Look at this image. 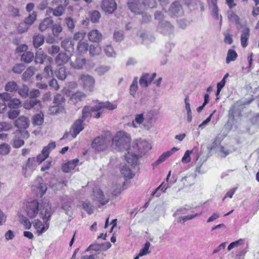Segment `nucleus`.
<instances>
[{
	"label": "nucleus",
	"instance_id": "nucleus-35",
	"mask_svg": "<svg viewBox=\"0 0 259 259\" xmlns=\"http://www.w3.org/2000/svg\"><path fill=\"white\" fill-rule=\"evenodd\" d=\"M138 77H135L129 89L130 94L133 97H135V95L138 90Z\"/></svg>",
	"mask_w": 259,
	"mask_h": 259
},
{
	"label": "nucleus",
	"instance_id": "nucleus-55",
	"mask_svg": "<svg viewBox=\"0 0 259 259\" xmlns=\"http://www.w3.org/2000/svg\"><path fill=\"white\" fill-rule=\"evenodd\" d=\"M61 46L66 51H69L70 49H73L72 42L68 38H65L62 41Z\"/></svg>",
	"mask_w": 259,
	"mask_h": 259
},
{
	"label": "nucleus",
	"instance_id": "nucleus-22",
	"mask_svg": "<svg viewBox=\"0 0 259 259\" xmlns=\"http://www.w3.org/2000/svg\"><path fill=\"white\" fill-rule=\"evenodd\" d=\"M78 162V159H75L67 162L62 165V170L65 172H69L76 167Z\"/></svg>",
	"mask_w": 259,
	"mask_h": 259
},
{
	"label": "nucleus",
	"instance_id": "nucleus-43",
	"mask_svg": "<svg viewBox=\"0 0 259 259\" xmlns=\"http://www.w3.org/2000/svg\"><path fill=\"white\" fill-rule=\"evenodd\" d=\"M65 101V99L64 97L62 95L58 94L54 97L53 103L56 106L59 107L61 106Z\"/></svg>",
	"mask_w": 259,
	"mask_h": 259
},
{
	"label": "nucleus",
	"instance_id": "nucleus-2",
	"mask_svg": "<svg viewBox=\"0 0 259 259\" xmlns=\"http://www.w3.org/2000/svg\"><path fill=\"white\" fill-rule=\"evenodd\" d=\"M151 149V146L146 140L137 139L132 147L125 155V159L132 166L136 165L138 158L142 157Z\"/></svg>",
	"mask_w": 259,
	"mask_h": 259
},
{
	"label": "nucleus",
	"instance_id": "nucleus-32",
	"mask_svg": "<svg viewBox=\"0 0 259 259\" xmlns=\"http://www.w3.org/2000/svg\"><path fill=\"white\" fill-rule=\"evenodd\" d=\"M77 49L78 52L81 54H84L87 52L89 49V44L86 40L78 41Z\"/></svg>",
	"mask_w": 259,
	"mask_h": 259
},
{
	"label": "nucleus",
	"instance_id": "nucleus-54",
	"mask_svg": "<svg viewBox=\"0 0 259 259\" xmlns=\"http://www.w3.org/2000/svg\"><path fill=\"white\" fill-rule=\"evenodd\" d=\"M201 214V213L200 214L195 213L194 214H190V215H186V216L180 217L179 218V219H178V221L179 223H184L185 222H186L187 221L192 220L195 217H196L198 216L199 215H200Z\"/></svg>",
	"mask_w": 259,
	"mask_h": 259
},
{
	"label": "nucleus",
	"instance_id": "nucleus-10",
	"mask_svg": "<svg viewBox=\"0 0 259 259\" xmlns=\"http://www.w3.org/2000/svg\"><path fill=\"white\" fill-rule=\"evenodd\" d=\"M94 201L99 202L102 205H104L109 202V198L105 197L103 192L100 189L95 188L93 190Z\"/></svg>",
	"mask_w": 259,
	"mask_h": 259
},
{
	"label": "nucleus",
	"instance_id": "nucleus-14",
	"mask_svg": "<svg viewBox=\"0 0 259 259\" xmlns=\"http://www.w3.org/2000/svg\"><path fill=\"white\" fill-rule=\"evenodd\" d=\"M168 13L171 16H180L183 14L182 6L178 2L173 3L168 10Z\"/></svg>",
	"mask_w": 259,
	"mask_h": 259
},
{
	"label": "nucleus",
	"instance_id": "nucleus-61",
	"mask_svg": "<svg viewBox=\"0 0 259 259\" xmlns=\"http://www.w3.org/2000/svg\"><path fill=\"white\" fill-rule=\"evenodd\" d=\"M12 128V125L7 122H0V132L8 131Z\"/></svg>",
	"mask_w": 259,
	"mask_h": 259
},
{
	"label": "nucleus",
	"instance_id": "nucleus-6",
	"mask_svg": "<svg viewBox=\"0 0 259 259\" xmlns=\"http://www.w3.org/2000/svg\"><path fill=\"white\" fill-rule=\"evenodd\" d=\"M79 83L85 91L92 92L94 91L95 80L94 78L88 74H81L78 78Z\"/></svg>",
	"mask_w": 259,
	"mask_h": 259
},
{
	"label": "nucleus",
	"instance_id": "nucleus-62",
	"mask_svg": "<svg viewBox=\"0 0 259 259\" xmlns=\"http://www.w3.org/2000/svg\"><path fill=\"white\" fill-rule=\"evenodd\" d=\"M148 76V73H144L141 77V78L139 80V83H140V85L142 87L146 88L149 85V83L147 81V78H146V76Z\"/></svg>",
	"mask_w": 259,
	"mask_h": 259
},
{
	"label": "nucleus",
	"instance_id": "nucleus-26",
	"mask_svg": "<svg viewBox=\"0 0 259 259\" xmlns=\"http://www.w3.org/2000/svg\"><path fill=\"white\" fill-rule=\"evenodd\" d=\"M249 36V29L248 28L245 27L243 30L241 35V45L243 48H245L248 45V39Z\"/></svg>",
	"mask_w": 259,
	"mask_h": 259
},
{
	"label": "nucleus",
	"instance_id": "nucleus-21",
	"mask_svg": "<svg viewBox=\"0 0 259 259\" xmlns=\"http://www.w3.org/2000/svg\"><path fill=\"white\" fill-rule=\"evenodd\" d=\"M86 62L85 59L81 57H76L75 60L70 61L71 66L77 69H81L83 68Z\"/></svg>",
	"mask_w": 259,
	"mask_h": 259
},
{
	"label": "nucleus",
	"instance_id": "nucleus-47",
	"mask_svg": "<svg viewBox=\"0 0 259 259\" xmlns=\"http://www.w3.org/2000/svg\"><path fill=\"white\" fill-rule=\"evenodd\" d=\"M44 121V115L39 113L34 115L33 117V123L35 125H40Z\"/></svg>",
	"mask_w": 259,
	"mask_h": 259
},
{
	"label": "nucleus",
	"instance_id": "nucleus-31",
	"mask_svg": "<svg viewBox=\"0 0 259 259\" xmlns=\"http://www.w3.org/2000/svg\"><path fill=\"white\" fill-rule=\"evenodd\" d=\"M19 89V86L16 82L10 81L5 85V90L9 92H15Z\"/></svg>",
	"mask_w": 259,
	"mask_h": 259
},
{
	"label": "nucleus",
	"instance_id": "nucleus-27",
	"mask_svg": "<svg viewBox=\"0 0 259 259\" xmlns=\"http://www.w3.org/2000/svg\"><path fill=\"white\" fill-rule=\"evenodd\" d=\"M46 226H45L42 222L39 220H37L34 224V228L39 234H42L45 232L49 228L48 224L46 222Z\"/></svg>",
	"mask_w": 259,
	"mask_h": 259
},
{
	"label": "nucleus",
	"instance_id": "nucleus-41",
	"mask_svg": "<svg viewBox=\"0 0 259 259\" xmlns=\"http://www.w3.org/2000/svg\"><path fill=\"white\" fill-rule=\"evenodd\" d=\"M211 11V14L212 16L217 20L220 19V24L221 25L222 23V17L221 15H219V8L218 7H215L213 8H209Z\"/></svg>",
	"mask_w": 259,
	"mask_h": 259
},
{
	"label": "nucleus",
	"instance_id": "nucleus-38",
	"mask_svg": "<svg viewBox=\"0 0 259 259\" xmlns=\"http://www.w3.org/2000/svg\"><path fill=\"white\" fill-rule=\"evenodd\" d=\"M19 95L23 98H26L28 97L29 88L27 85L23 84L21 88L17 90Z\"/></svg>",
	"mask_w": 259,
	"mask_h": 259
},
{
	"label": "nucleus",
	"instance_id": "nucleus-25",
	"mask_svg": "<svg viewBox=\"0 0 259 259\" xmlns=\"http://www.w3.org/2000/svg\"><path fill=\"white\" fill-rule=\"evenodd\" d=\"M86 98V95L82 92H77L72 94L70 97V101L75 104L80 102Z\"/></svg>",
	"mask_w": 259,
	"mask_h": 259
},
{
	"label": "nucleus",
	"instance_id": "nucleus-51",
	"mask_svg": "<svg viewBox=\"0 0 259 259\" xmlns=\"http://www.w3.org/2000/svg\"><path fill=\"white\" fill-rule=\"evenodd\" d=\"M29 28L30 27L23 21L19 23L17 30L19 33H23L27 31Z\"/></svg>",
	"mask_w": 259,
	"mask_h": 259
},
{
	"label": "nucleus",
	"instance_id": "nucleus-19",
	"mask_svg": "<svg viewBox=\"0 0 259 259\" xmlns=\"http://www.w3.org/2000/svg\"><path fill=\"white\" fill-rule=\"evenodd\" d=\"M88 37L90 41L98 42L101 40L102 35L99 30L93 29L89 32Z\"/></svg>",
	"mask_w": 259,
	"mask_h": 259
},
{
	"label": "nucleus",
	"instance_id": "nucleus-18",
	"mask_svg": "<svg viewBox=\"0 0 259 259\" xmlns=\"http://www.w3.org/2000/svg\"><path fill=\"white\" fill-rule=\"evenodd\" d=\"M98 103L96 105V109L99 111L102 109L105 108L110 110H113L117 108V105L112 104L109 101L105 102H99L98 100L96 101Z\"/></svg>",
	"mask_w": 259,
	"mask_h": 259
},
{
	"label": "nucleus",
	"instance_id": "nucleus-5",
	"mask_svg": "<svg viewBox=\"0 0 259 259\" xmlns=\"http://www.w3.org/2000/svg\"><path fill=\"white\" fill-rule=\"evenodd\" d=\"M13 138L11 144L15 148H19L24 144L23 139H27L29 134L27 131L18 130L13 133Z\"/></svg>",
	"mask_w": 259,
	"mask_h": 259
},
{
	"label": "nucleus",
	"instance_id": "nucleus-16",
	"mask_svg": "<svg viewBox=\"0 0 259 259\" xmlns=\"http://www.w3.org/2000/svg\"><path fill=\"white\" fill-rule=\"evenodd\" d=\"M15 125L19 130H24L29 126V120L24 116H20L15 121Z\"/></svg>",
	"mask_w": 259,
	"mask_h": 259
},
{
	"label": "nucleus",
	"instance_id": "nucleus-4",
	"mask_svg": "<svg viewBox=\"0 0 259 259\" xmlns=\"http://www.w3.org/2000/svg\"><path fill=\"white\" fill-rule=\"evenodd\" d=\"M131 141V138L129 134L123 132H118L113 138L112 136V143L114 144L115 148L117 150H127V152L130 149L129 145Z\"/></svg>",
	"mask_w": 259,
	"mask_h": 259
},
{
	"label": "nucleus",
	"instance_id": "nucleus-50",
	"mask_svg": "<svg viewBox=\"0 0 259 259\" xmlns=\"http://www.w3.org/2000/svg\"><path fill=\"white\" fill-rule=\"evenodd\" d=\"M49 154L46 152V149H43L41 151V154H39L37 156L36 159H35L36 162L37 161L38 164H40L48 157Z\"/></svg>",
	"mask_w": 259,
	"mask_h": 259
},
{
	"label": "nucleus",
	"instance_id": "nucleus-44",
	"mask_svg": "<svg viewBox=\"0 0 259 259\" xmlns=\"http://www.w3.org/2000/svg\"><path fill=\"white\" fill-rule=\"evenodd\" d=\"M237 57L236 52L232 49L229 50L226 58V63H229L231 61H234Z\"/></svg>",
	"mask_w": 259,
	"mask_h": 259
},
{
	"label": "nucleus",
	"instance_id": "nucleus-63",
	"mask_svg": "<svg viewBox=\"0 0 259 259\" xmlns=\"http://www.w3.org/2000/svg\"><path fill=\"white\" fill-rule=\"evenodd\" d=\"M20 113V111L17 109H11L8 112V116L10 119H14L17 117Z\"/></svg>",
	"mask_w": 259,
	"mask_h": 259
},
{
	"label": "nucleus",
	"instance_id": "nucleus-34",
	"mask_svg": "<svg viewBox=\"0 0 259 259\" xmlns=\"http://www.w3.org/2000/svg\"><path fill=\"white\" fill-rule=\"evenodd\" d=\"M120 171L124 177L128 179L132 178L134 176L130 167L126 165H124L121 167Z\"/></svg>",
	"mask_w": 259,
	"mask_h": 259
},
{
	"label": "nucleus",
	"instance_id": "nucleus-45",
	"mask_svg": "<svg viewBox=\"0 0 259 259\" xmlns=\"http://www.w3.org/2000/svg\"><path fill=\"white\" fill-rule=\"evenodd\" d=\"M25 69V66L22 63L15 64L12 68V71L16 74L21 73Z\"/></svg>",
	"mask_w": 259,
	"mask_h": 259
},
{
	"label": "nucleus",
	"instance_id": "nucleus-33",
	"mask_svg": "<svg viewBox=\"0 0 259 259\" xmlns=\"http://www.w3.org/2000/svg\"><path fill=\"white\" fill-rule=\"evenodd\" d=\"M46 57L47 55L44 54V52L41 49H39L35 53V62L36 63L43 64Z\"/></svg>",
	"mask_w": 259,
	"mask_h": 259
},
{
	"label": "nucleus",
	"instance_id": "nucleus-15",
	"mask_svg": "<svg viewBox=\"0 0 259 259\" xmlns=\"http://www.w3.org/2000/svg\"><path fill=\"white\" fill-rule=\"evenodd\" d=\"M111 246V244L109 242H106L100 244H92L88 247L86 251H89L91 250H94L95 251H106L108 249L110 248Z\"/></svg>",
	"mask_w": 259,
	"mask_h": 259
},
{
	"label": "nucleus",
	"instance_id": "nucleus-46",
	"mask_svg": "<svg viewBox=\"0 0 259 259\" xmlns=\"http://www.w3.org/2000/svg\"><path fill=\"white\" fill-rule=\"evenodd\" d=\"M168 185L167 183H164L163 182L159 187H158L152 193V195H155L158 197L160 195V193H158L157 192L159 190H160L162 192H164L165 190L168 188Z\"/></svg>",
	"mask_w": 259,
	"mask_h": 259
},
{
	"label": "nucleus",
	"instance_id": "nucleus-52",
	"mask_svg": "<svg viewBox=\"0 0 259 259\" xmlns=\"http://www.w3.org/2000/svg\"><path fill=\"white\" fill-rule=\"evenodd\" d=\"M104 51L106 55L109 57H114L115 56V52L110 45L106 46L104 48Z\"/></svg>",
	"mask_w": 259,
	"mask_h": 259
},
{
	"label": "nucleus",
	"instance_id": "nucleus-42",
	"mask_svg": "<svg viewBox=\"0 0 259 259\" xmlns=\"http://www.w3.org/2000/svg\"><path fill=\"white\" fill-rule=\"evenodd\" d=\"M101 18V14L98 11L95 10L90 13V19L92 23H97Z\"/></svg>",
	"mask_w": 259,
	"mask_h": 259
},
{
	"label": "nucleus",
	"instance_id": "nucleus-36",
	"mask_svg": "<svg viewBox=\"0 0 259 259\" xmlns=\"http://www.w3.org/2000/svg\"><path fill=\"white\" fill-rule=\"evenodd\" d=\"M36 12L34 11L31 14H30L27 17L25 18L24 22L27 24L28 26L30 27L36 20Z\"/></svg>",
	"mask_w": 259,
	"mask_h": 259
},
{
	"label": "nucleus",
	"instance_id": "nucleus-64",
	"mask_svg": "<svg viewBox=\"0 0 259 259\" xmlns=\"http://www.w3.org/2000/svg\"><path fill=\"white\" fill-rule=\"evenodd\" d=\"M62 27L60 24L52 25V31L54 35H58L59 33L62 31Z\"/></svg>",
	"mask_w": 259,
	"mask_h": 259
},
{
	"label": "nucleus",
	"instance_id": "nucleus-59",
	"mask_svg": "<svg viewBox=\"0 0 259 259\" xmlns=\"http://www.w3.org/2000/svg\"><path fill=\"white\" fill-rule=\"evenodd\" d=\"M150 246V243L149 242H147L145 244L144 247L141 249L140 251L139 256H142L144 255H146L150 253V251H148L149 247Z\"/></svg>",
	"mask_w": 259,
	"mask_h": 259
},
{
	"label": "nucleus",
	"instance_id": "nucleus-57",
	"mask_svg": "<svg viewBox=\"0 0 259 259\" xmlns=\"http://www.w3.org/2000/svg\"><path fill=\"white\" fill-rule=\"evenodd\" d=\"M244 244V240L242 239H240L238 240L234 241L231 243L228 246V250H231L232 249L237 247L240 245Z\"/></svg>",
	"mask_w": 259,
	"mask_h": 259
},
{
	"label": "nucleus",
	"instance_id": "nucleus-39",
	"mask_svg": "<svg viewBox=\"0 0 259 259\" xmlns=\"http://www.w3.org/2000/svg\"><path fill=\"white\" fill-rule=\"evenodd\" d=\"M50 10L53 12V14L55 16L59 17L62 16L65 11L64 7L62 5H59L55 9L50 8Z\"/></svg>",
	"mask_w": 259,
	"mask_h": 259
},
{
	"label": "nucleus",
	"instance_id": "nucleus-28",
	"mask_svg": "<svg viewBox=\"0 0 259 259\" xmlns=\"http://www.w3.org/2000/svg\"><path fill=\"white\" fill-rule=\"evenodd\" d=\"M34 58V54L32 52L26 51L21 55V60L26 63H29L33 61Z\"/></svg>",
	"mask_w": 259,
	"mask_h": 259
},
{
	"label": "nucleus",
	"instance_id": "nucleus-53",
	"mask_svg": "<svg viewBox=\"0 0 259 259\" xmlns=\"http://www.w3.org/2000/svg\"><path fill=\"white\" fill-rule=\"evenodd\" d=\"M10 146L6 144L3 143L0 144V154L1 155H6L8 154L10 151Z\"/></svg>",
	"mask_w": 259,
	"mask_h": 259
},
{
	"label": "nucleus",
	"instance_id": "nucleus-30",
	"mask_svg": "<svg viewBox=\"0 0 259 259\" xmlns=\"http://www.w3.org/2000/svg\"><path fill=\"white\" fill-rule=\"evenodd\" d=\"M102 51L100 46L98 45H91L89 48L90 55L92 57H95L99 55Z\"/></svg>",
	"mask_w": 259,
	"mask_h": 259
},
{
	"label": "nucleus",
	"instance_id": "nucleus-11",
	"mask_svg": "<svg viewBox=\"0 0 259 259\" xmlns=\"http://www.w3.org/2000/svg\"><path fill=\"white\" fill-rule=\"evenodd\" d=\"M158 30L164 35H170L174 30L172 25L166 21H160L158 26Z\"/></svg>",
	"mask_w": 259,
	"mask_h": 259
},
{
	"label": "nucleus",
	"instance_id": "nucleus-49",
	"mask_svg": "<svg viewBox=\"0 0 259 259\" xmlns=\"http://www.w3.org/2000/svg\"><path fill=\"white\" fill-rule=\"evenodd\" d=\"M110 69V67L108 66L102 65L97 67L95 71L98 75H103L107 72Z\"/></svg>",
	"mask_w": 259,
	"mask_h": 259
},
{
	"label": "nucleus",
	"instance_id": "nucleus-12",
	"mask_svg": "<svg viewBox=\"0 0 259 259\" xmlns=\"http://www.w3.org/2000/svg\"><path fill=\"white\" fill-rule=\"evenodd\" d=\"M101 7L105 12L112 14L116 9L117 5L114 0H103Z\"/></svg>",
	"mask_w": 259,
	"mask_h": 259
},
{
	"label": "nucleus",
	"instance_id": "nucleus-9",
	"mask_svg": "<svg viewBox=\"0 0 259 259\" xmlns=\"http://www.w3.org/2000/svg\"><path fill=\"white\" fill-rule=\"evenodd\" d=\"M127 6L132 12L137 14L142 13L144 8L143 0H129Z\"/></svg>",
	"mask_w": 259,
	"mask_h": 259
},
{
	"label": "nucleus",
	"instance_id": "nucleus-13",
	"mask_svg": "<svg viewBox=\"0 0 259 259\" xmlns=\"http://www.w3.org/2000/svg\"><path fill=\"white\" fill-rule=\"evenodd\" d=\"M83 121V119H78L73 123L70 132V134L73 138H75L84 129Z\"/></svg>",
	"mask_w": 259,
	"mask_h": 259
},
{
	"label": "nucleus",
	"instance_id": "nucleus-24",
	"mask_svg": "<svg viewBox=\"0 0 259 259\" xmlns=\"http://www.w3.org/2000/svg\"><path fill=\"white\" fill-rule=\"evenodd\" d=\"M53 22L54 21L52 17H47L44 19L40 23L39 29L41 31H45L53 25Z\"/></svg>",
	"mask_w": 259,
	"mask_h": 259
},
{
	"label": "nucleus",
	"instance_id": "nucleus-8",
	"mask_svg": "<svg viewBox=\"0 0 259 259\" xmlns=\"http://www.w3.org/2000/svg\"><path fill=\"white\" fill-rule=\"evenodd\" d=\"M36 159L34 157L29 158L22 166V172L25 177H30L36 168Z\"/></svg>",
	"mask_w": 259,
	"mask_h": 259
},
{
	"label": "nucleus",
	"instance_id": "nucleus-1",
	"mask_svg": "<svg viewBox=\"0 0 259 259\" xmlns=\"http://www.w3.org/2000/svg\"><path fill=\"white\" fill-rule=\"evenodd\" d=\"M39 214L44 222L50 220L54 211L52 210L51 204L49 202H42L40 205L36 200L29 202L25 208L27 215L31 219L35 218Z\"/></svg>",
	"mask_w": 259,
	"mask_h": 259
},
{
	"label": "nucleus",
	"instance_id": "nucleus-37",
	"mask_svg": "<svg viewBox=\"0 0 259 259\" xmlns=\"http://www.w3.org/2000/svg\"><path fill=\"white\" fill-rule=\"evenodd\" d=\"M34 47L36 48L41 46L44 42V37L42 35L38 34L33 38Z\"/></svg>",
	"mask_w": 259,
	"mask_h": 259
},
{
	"label": "nucleus",
	"instance_id": "nucleus-7",
	"mask_svg": "<svg viewBox=\"0 0 259 259\" xmlns=\"http://www.w3.org/2000/svg\"><path fill=\"white\" fill-rule=\"evenodd\" d=\"M1 99L4 102H6V105L10 109H18L21 104V101L17 98H12L8 93L0 94Z\"/></svg>",
	"mask_w": 259,
	"mask_h": 259
},
{
	"label": "nucleus",
	"instance_id": "nucleus-17",
	"mask_svg": "<svg viewBox=\"0 0 259 259\" xmlns=\"http://www.w3.org/2000/svg\"><path fill=\"white\" fill-rule=\"evenodd\" d=\"M94 111H98V110L96 109V105L94 107L85 106L82 110V116L81 119L84 121L90 118L92 116V112Z\"/></svg>",
	"mask_w": 259,
	"mask_h": 259
},
{
	"label": "nucleus",
	"instance_id": "nucleus-29",
	"mask_svg": "<svg viewBox=\"0 0 259 259\" xmlns=\"http://www.w3.org/2000/svg\"><path fill=\"white\" fill-rule=\"evenodd\" d=\"M35 68L32 66L29 67L23 73L22 76V80H28L34 74Z\"/></svg>",
	"mask_w": 259,
	"mask_h": 259
},
{
	"label": "nucleus",
	"instance_id": "nucleus-48",
	"mask_svg": "<svg viewBox=\"0 0 259 259\" xmlns=\"http://www.w3.org/2000/svg\"><path fill=\"white\" fill-rule=\"evenodd\" d=\"M64 21L68 29L70 31H72L75 27V24L73 19L71 17H68L65 19Z\"/></svg>",
	"mask_w": 259,
	"mask_h": 259
},
{
	"label": "nucleus",
	"instance_id": "nucleus-23",
	"mask_svg": "<svg viewBox=\"0 0 259 259\" xmlns=\"http://www.w3.org/2000/svg\"><path fill=\"white\" fill-rule=\"evenodd\" d=\"M69 57L65 53H60L55 59V62L58 66H61L66 64L69 60Z\"/></svg>",
	"mask_w": 259,
	"mask_h": 259
},
{
	"label": "nucleus",
	"instance_id": "nucleus-58",
	"mask_svg": "<svg viewBox=\"0 0 259 259\" xmlns=\"http://www.w3.org/2000/svg\"><path fill=\"white\" fill-rule=\"evenodd\" d=\"M228 17L230 21L235 22L236 24L239 23V17L233 11H230L228 13Z\"/></svg>",
	"mask_w": 259,
	"mask_h": 259
},
{
	"label": "nucleus",
	"instance_id": "nucleus-60",
	"mask_svg": "<svg viewBox=\"0 0 259 259\" xmlns=\"http://www.w3.org/2000/svg\"><path fill=\"white\" fill-rule=\"evenodd\" d=\"M144 8L148 7L154 8L156 7L157 2L156 0H143Z\"/></svg>",
	"mask_w": 259,
	"mask_h": 259
},
{
	"label": "nucleus",
	"instance_id": "nucleus-3",
	"mask_svg": "<svg viewBox=\"0 0 259 259\" xmlns=\"http://www.w3.org/2000/svg\"><path fill=\"white\" fill-rule=\"evenodd\" d=\"M112 140V135L111 133L108 131L106 132L93 140L92 147L98 151L105 150L110 145Z\"/></svg>",
	"mask_w": 259,
	"mask_h": 259
},
{
	"label": "nucleus",
	"instance_id": "nucleus-56",
	"mask_svg": "<svg viewBox=\"0 0 259 259\" xmlns=\"http://www.w3.org/2000/svg\"><path fill=\"white\" fill-rule=\"evenodd\" d=\"M82 208L90 214L93 213V206L89 201L82 202Z\"/></svg>",
	"mask_w": 259,
	"mask_h": 259
},
{
	"label": "nucleus",
	"instance_id": "nucleus-40",
	"mask_svg": "<svg viewBox=\"0 0 259 259\" xmlns=\"http://www.w3.org/2000/svg\"><path fill=\"white\" fill-rule=\"evenodd\" d=\"M56 74L58 79L63 80L67 76L66 69L62 66H60L56 71Z\"/></svg>",
	"mask_w": 259,
	"mask_h": 259
},
{
	"label": "nucleus",
	"instance_id": "nucleus-20",
	"mask_svg": "<svg viewBox=\"0 0 259 259\" xmlns=\"http://www.w3.org/2000/svg\"><path fill=\"white\" fill-rule=\"evenodd\" d=\"M41 106V102L39 100H26L23 103V107L26 110H30L32 108H38Z\"/></svg>",
	"mask_w": 259,
	"mask_h": 259
}]
</instances>
